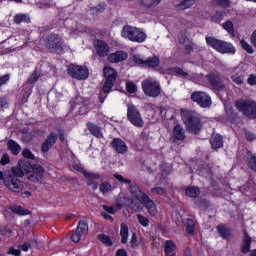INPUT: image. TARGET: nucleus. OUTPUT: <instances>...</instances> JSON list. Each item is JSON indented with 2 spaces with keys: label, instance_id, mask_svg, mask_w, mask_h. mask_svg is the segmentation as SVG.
Instances as JSON below:
<instances>
[{
  "label": "nucleus",
  "instance_id": "de8ad7c7",
  "mask_svg": "<svg viewBox=\"0 0 256 256\" xmlns=\"http://www.w3.org/2000/svg\"><path fill=\"white\" fill-rule=\"evenodd\" d=\"M126 89L128 93H137V86L133 82H128L126 84Z\"/></svg>",
  "mask_w": 256,
  "mask_h": 256
},
{
  "label": "nucleus",
  "instance_id": "6e6552de",
  "mask_svg": "<svg viewBox=\"0 0 256 256\" xmlns=\"http://www.w3.org/2000/svg\"><path fill=\"white\" fill-rule=\"evenodd\" d=\"M68 75L78 81H85L89 77V69L85 66L70 64L68 66Z\"/></svg>",
  "mask_w": 256,
  "mask_h": 256
},
{
  "label": "nucleus",
  "instance_id": "f8f14e48",
  "mask_svg": "<svg viewBox=\"0 0 256 256\" xmlns=\"http://www.w3.org/2000/svg\"><path fill=\"white\" fill-rule=\"evenodd\" d=\"M33 166L30 161L20 160L16 167L12 168V173L15 177H25L28 173H31Z\"/></svg>",
  "mask_w": 256,
  "mask_h": 256
},
{
  "label": "nucleus",
  "instance_id": "5701e85b",
  "mask_svg": "<svg viewBox=\"0 0 256 256\" xmlns=\"http://www.w3.org/2000/svg\"><path fill=\"white\" fill-rule=\"evenodd\" d=\"M195 5V0H182L179 4L174 5L178 11H185V9H191Z\"/></svg>",
  "mask_w": 256,
  "mask_h": 256
},
{
  "label": "nucleus",
  "instance_id": "2f4dec72",
  "mask_svg": "<svg viewBox=\"0 0 256 256\" xmlns=\"http://www.w3.org/2000/svg\"><path fill=\"white\" fill-rule=\"evenodd\" d=\"M31 19L27 14H17L14 16V23L19 25L21 23H30Z\"/></svg>",
  "mask_w": 256,
  "mask_h": 256
},
{
  "label": "nucleus",
  "instance_id": "aec40b11",
  "mask_svg": "<svg viewBox=\"0 0 256 256\" xmlns=\"http://www.w3.org/2000/svg\"><path fill=\"white\" fill-rule=\"evenodd\" d=\"M128 190H129V193L132 195V197H134L135 199H137V201H140V202L147 195L143 191H141V188L137 184L130 185Z\"/></svg>",
  "mask_w": 256,
  "mask_h": 256
},
{
  "label": "nucleus",
  "instance_id": "bb28decb",
  "mask_svg": "<svg viewBox=\"0 0 256 256\" xmlns=\"http://www.w3.org/2000/svg\"><path fill=\"white\" fill-rule=\"evenodd\" d=\"M159 57L158 56H153V57H149L145 60L144 65H146V67H149L150 69H155V67H159Z\"/></svg>",
  "mask_w": 256,
  "mask_h": 256
},
{
  "label": "nucleus",
  "instance_id": "49530a36",
  "mask_svg": "<svg viewBox=\"0 0 256 256\" xmlns=\"http://www.w3.org/2000/svg\"><path fill=\"white\" fill-rule=\"evenodd\" d=\"M114 177L115 179H117V181H120V183H126V185H131V180L123 177V175L115 174Z\"/></svg>",
  "mask_w": 256,
  "mask_h": 256
},
{
  "label": "nucleus",
  "instance_id": "c85d7f7f",
  "mask_svg": "<svg viewBox=\"0 0 256 256\" xmlns=\"http://www.w3.org/2000/svg\"><path fill=\"white\" fill-rule=\"evenodd\" d=\"M120 235H121V243H127V239H129V226L125 223L121 224L120 227Z\"/></svg>",
  "mask_w": 256,
  "mask_h": 256
},
{
  "label": "nucleus",
  "instance_id": "6e6d98bb",
  "mask_svg": "<svg viewBox=\"0 0 256 256\" xmlns=\"http://www.w3.org/2000/svg\"><path fill=\"white\" fill-rule=\"evenodd\" d=\"M7 81H9V74H5L3 76L0 77V88L3 87V85H5V83H7Z\"/></svg>",
  "mask_w": 256,
  "mask_h": 256
},
{
  "label": "nucleus",
  "instance_id": "20e7f679",
  "mask_svg": "<svg viewBox=\"0 0 256 256\" xmlns=\"http://www.w3.org/2000/svg\"><path fill=\"white\" fill-rule=\"evenodd\" d=\"M235 106L245 115L246 117H249V119H256V102L253 100H237L235 102Z\"/></svg>",
  "mask_w": 256,
  "mask_h": 256
},
{
  "label": "nucleus",
  "instance_id": "f704fd0d",
  "mask_svg": "<svg viewBox=\"0 0 256 256\" xmlns=\"http://www.w3.org/2000/svg\"><path fill=\"white\" fill-rule=\"evenodd\" d=\"M186 231L188 235L195 234V221H193V219L186 220Z\"/></svg>",
  "mask_w": 256,
  "mask_h": 256
},
{
  "label": "nucleus",
  "instance_id": "6ab92c4d",
  "mask_svg": "<svg viewBox=\"0 0 256 256\" xmlns=\"http://www.w3.org/2000/svg\"><path fill=\"white\" fill-rule=\"evenodd\" d=\"M55 143H57V136L55 133H51L42 144V153H48Z\"/></svg>",
  "mask_w": 256,
  "mask_h": 256
},
{
  "label": "nucleus",
  "instance_id": "1a4fd4ad",
  "mask_svg": "<svg viewBox=\"0 0 256 256\" xmlns=\"http://www.w3.org/2000/svg\"><path fill=\"white\" fill-rule=\"evenodd\" d=\"M127 117L128 121H130V123L135 127H143L145 125V122L141 117V112H139V109H137L135 105H128Z\"/></svg>",
  "mask_w": 256,
  "mask_h": 256
},
{
  "label": "nucleus",
  "instance_id": "a878e982",
  "mask_svg": "<svg viewBox=\"0 0 256 256\" xmlns=\"http://www.w3.org/2000/svg\"><path fill=\"white\" fill-rule=\"evenodd\" d=\"M173 135L177 141H183L185 139V130L181 125H176L173 129Z\"/></svg>",
  "mask_w": 256,
  "mask_h": 256
},
{
  "label": "nucleus",
  "instance_id": "f03ea898",
  "mask_svg": "<svg viewBox=\"0 0 256 256\" xmlns=\"http://www.w3.org/2000/svg\"><path fill=\"white\" fill-rule=\"evenodd\" d=\"M122 37L134 43H143L145 39H147V34H145L141 28L124 26L122 29Z\"/></svg>",
  "mask_w": 256,
  "mask_h": 256
},
{
  "label": "nucleus",
  "instance_id": "338daca9",
  "mask_svg": "<svg viewBox=\"0 0 256 256\" xmlns=\"http://www.w3.org/2000/svg\"><path fill=\"white\" fill-rule=\"evenodd\" d=\"M7 105V99L5 98H0V111Z\"/></svg>",
  "mask_w": 256,
  "mask_h": 256
},
{
  "label": "nucleus",
  "instance_id": "69168bd1",
  "mask_svg": "<svg viewBox=\"0 0 256 256\" xmlns=\"http://www.w3.org/2000/svg\"><path fill=\"white\" fill-rule=\"evenodd\" d=\"M247 141H254L255 140V134L251 133V132H246L245 133Z\"/></svg>",
  "mask_w": 256,
  "mask_h": 256
},
{
  "label": "nucleus",
  "instance_id": "ddd939ff",
  "mask_svg": "<svg viewBox=\"0 0 256 256\" xmlns=\"http://www.w3.org/2000/svg\"><path fill=\"white\" fill-rule=\"evenodd\" d=\"M87 233H89L87 220H80L75 232L71 236L73 243H79L81 241V237H83V235H87Z\"/></svg>",
  "mask_w": 256,
  "mask_h": 256
},
{
  "label": "nucleus",
  "instance_id": "3c124183",
  "mask_svg": "<svg viewBox=\"0 0 256 256\" xmlns=\"http://www.w3.org/2000/svg\"><path fill=\"white\" fill-rule=\"evenodd\" d=\"M151 193L153 195H164L165 194V189L161 187H154L151 189Z\"/></svg>",
  "mask_w": 256,
  "mask_h": 256
},
{
  "label": "nucleus",
  "instance_id": "9d476101",
  "mask_svg": "<svg viewBox=\"0 0 256 256\" xmlns=\"http://www.w3.org/2000/svg\"><path fill=\"white\" fill-rule=\"evenodd\" d=\"M206 81L211 85L213 91L219 93V91H225V82L221 79L219 74L210 73L205 76Z\"/></svg>",
  "mask_w": 256,
  "mask_h": 256
},
{
  "label": "nucleus",
  "instance_id": "cd10ccee",
  "mask_svg": "<svg viewBox=\"0 0 256 256\" xmlns=\"http://www.w3.org/2000/svg\"><path fill=\"white\" fill-rule=\"evenodd\" d=\"M251 250V238L249 234L245 231L244 238H243V246H242V253H249Z\"/></svg>",
  "mask_w": 256,
  "mask_h": 256
},
{
  "label": "nucleus",
  "instance_id": "c9c22d12",
  "mask_svg": "<svg viewBox=\"0 0 256 256\" xmlns=\"http://www.w3.org/2000/svg\"><path fill=\"white\" fill-rule=\"evenodd\" d=\"M187 197L195 198L201 194V191L197 187H189L185 191Z\"/></svg>",
  "mask_w": 256,
  "mask_h": 256
},
{
  "label": "nucleus",
  "instance_id": "0eeeda50",
  "mask_svg": "<svg viewBox=\"0 0 256 256\" xmlns=\"http://www.w3.org/2000/svg\"><path fill=\"white\" fill-rule=\"evenodd\" d=\"M18 176H15L14 174L6 175L4 178V185L9 189V191H12V193H21V191L24 189L25 184H23V181H21Z\"/></svg>",
  "mask_w": 256,
  "mask_h": 256
},
{
  "label": "nucleus",
  "instance_id": "774afa93",
  "mask_svg": "<svg viewBox=\"0 0 256 256\" xmlns=\"http://www.w3.org/2000/svg\"><path fill=\"white\" fill-rule=\"evenodd\" d=\"M116 255L117 256H127V251L123 250V249H119L117 252H116Z\"/></svg>",
  "mask_w": 256,
  "mask_h": 256
},
{
  "label": "nucleus",
  "instance_id": "4be33fe9",
  "mask_svg": "<svg viewBox=\"0 0 256 256\" xmlns=\"http://www.w3.org/2000/svg\"><path fill=\"white\" fill-rule=\"evenodd\" d=\"M88 131H90L91 135L97 137V139H103V132L101 131V127L88 122L87 123Z\"/></svg>",
  "mask_w": 256,
  "mask_h": 256
},
{
  "label": "nucleus",
  "instance_id": "e2e57ef3",
  "mask_svg": "<svg viewBox=\"0 0 256 256\" xmlns=\"http://www.w3.org/2000/svg\"><path fill=\"white\" fill-rule=\"evenodd\" d=\"M20 249H22V251H25V252L29 251V249H31V243L25 242L20 246Z\"/></svg>",
  "mask_w": 256,
  "mask_h": 256
},
{
  "label": "nucleus",
  "instance_id": "0e129e2a",
  "mask_svg": "<svg viewBox=\"0 0 256 256\" xmlns=\"http://www.w3.org/2000/svg\"><path fill=\"white\" fill-rule=\"evenodd\" d=\"M132 247H137V234L133 233L130 241Z\"/></svg>",
  "mask_w": 256,
  "mask_h": 256
},
{
  "label": "nucleus",
  "instance_id": "37998d69",
  "mask_svg": "<svg viewBox=\"0 0 256 256\" xmlns=\"http://www.w3.org/2000/svg\"><path fill=\"white\" fill-rule=\"evenodd\" d=\"M39 77H41V72H39V70L36 69L34 70L31 77L28 79V83H37V81H39Z\"/></svg>",
  "mask_w": 256,
  "mask_h": 256
},
{
  "label": "nucleus",
  "instance_id": "8fccbe9b",
  "mask_svg": "<svg viewBox=\"0 0 256 256\" xmlns=\"http://www.w3.org/2000/svg\"><path fill=\"white\" fill-rule=\"evenodd\" d=\"M22 155L26 159H35V155H33V152H31V150H29V149H24L22 151Z\"/></svg>",
  "mask_w": 256,
  "mask_h": 256
},
{
  "label": "nucleus",
  "instance_id": "72a5a7b5",
  "mask_svg": "<svg viewBox=\"0 0 256 256\" xmlns=\"http://www.w3.org/2000/svg\"><path fill=\"white\" fill-rule=\"evenodd\" d=\"M12 213H15L16 215H29V210L21 207V206H11L10 207Z\"/></svg>",
  "mask_w": 256,
  "mask_h": 256
},
{
  "label": "nucleus",
  "instance_id": "79ce46f5",
  "mask_svg": "<svg viewBox=\"0 0 256 256\" xmlns=\"http://www.w3.org/2000/svg\"><path fill=\"white\" fill-rule=\"evenodd\" d=\"M137 219L142 227H149V218L142 214H137Z\"/></svg>",
  "mask_w": 256,
  "mask_h": 256
},
{
  "label": "nucleus",
  "instance_id": "39448f33",
  "mask_svg": "<svg viewBox=\"0 0 256 256\" xmlns=\"http://www.w3.org/2000/svg\"><path fill=\"white\" fill-rule=\"evenodd\" d=\"M142 91L147 97L156 98L161 95V84L155 81L153 78L145 79L142 81Z\"/></svg>",
  "mask_w": 256,
  "mask_h": 256
},
{
  "label": "nucleus",
  "instance_id": "423d86ee",
  "mask_svg": "<svg viewBox=\"0 0 256 256\" xmlns=\"http://www.w3.org/2000/svg\"><path fill=\"white\" fill-rule=\"evenodd\" d=\"M45 45L50 51H53L54 53H61L65 47V42L61 37H59V35L50 34L46 37Z\"/></svg>",
  "mask_w": 256,
  "mask_h": 256
},
{
  "label": "nucleus",
  "instance_id": "09e8293b",
  "mask_svg": "<svg viewBox=\"0 0 256 256\" xmlns=\"http://www.w3.org/2000/svg\"><path fill=\"white\" fill-rule=\"evenodd\" d=\"M100 191L101 193H108V191H111V184L104 182L100 185Z\"/></svg>",
  "mask_w": 256,
  "mask_h": 256
},
{
  "label": "nucleus",
  "instance_id": "9b49d317",
  "mask_svg": "<svg viewBox=\"0 0 256 256\" xmlns=\"http://www.w3.org/2000/svg\"><path fill=\"white\" fill-rule=\"evenodd\" d=\"M191 101L200 105V107H211V96L202 91H196L191 94Z\"/></svg>",
  "mask_w": 256,
  "mask_h": 256
},
{
  "label": "nucleus",
  "instance_id": "13d9d810",
  "mask_svg": "<svg viewBox=\"0 0 256 256\" xmlns=\"http://www.w3.org/2000/svg\"><path fill=\"white\" fill-rule=\"evenodd\" d=\"M134 63H136V65H145V60L140 56H134Z\"/></svg>",
  "mask_w": 256,
  "mask_h": 256
},
{
  "label": "nucleus",
  "instance_id": "7c9ffc66",
  "mask_svg": "<svg viewBox=\"0 0 256 256\" xmlns=\"http://www.w3.org/2000/svg\"><path fill=\"white\" fill-rule=\"evenodd\" d=\"M246 160L250 169H252V171H255L256 173V156L253 155L251 152L247 151Z\"/></svg>",
  "mask_w": 256,
  "mask_h": 256
},
{
  "label": "nucleus",
  "instance_id": "f257e3e1",
  "mask_svg": "<svg viewBox=\"0 0 256 256\" xmlns=\"http://www.w3.org/2000/svg\"><path fill=\"white\" fill-rule=\"evenodd\" d=\"M182 119L186 126V130L194 135L199 134L201 131V118L195 111H185L182 114Z\"/></svg>",
  "mask_w": 256,
  "mask_h": 256
},
{
  "label": "nucleus",
  "instance_id": "dca6fc26",
  "mask_svg": "<svg viewBox=\"0 0 256 256\" xmlns=\"http://www.w3.org/2000/svg\"><path fill=\"white\" fill-rule=\"evenodd\" d=\"M140 203H142V205H144V207L147 209L149 215H151V217H155L157 215V205L155 204V202L153 200H151V198H149V196L146 194V197H144L143 199L140 200Z\"/></svg>",
  "mask_w": 256,
  "mask_h": 256
},
{
  "label": "nucleus",
  "instance_id": "e433bc0d",
  "mask_svg": "<svg viewBox=\"0 0 256 256\" xmlns=\"http://www.w3.org/2000/svg\"><path fill=\"white\" fill-rule=\"evenodd\" d=\"M168 71L169 73H175L176 75H180V77H189V74L179 67L170 68L168 69Z\"/></svg>",
  "mask_w": 256,
  "mask_h": 256
},
{
  "label": "nucleus",
  "instance_id": "7ed1b4c3",
  "mask_svg": "<svg viewBox=\"0 0 256 256\" xmlns=\"http://www.w3.org/2000/svg\"><path fill=\"white\" fill-rule=\"evenodd\" d=\"M206 43L209 45V47H212V49L218 51V53H235V47H233L231 43L219 40L215 37L207 36Z\"/></svg>",
  "mask_w": 256,
  "mask_h": 256
},
{
  "label": "nucleus",
  "instance_id": "5fc2aeb1",
  "mask_svg": "<svg viewBox=\"0 0 256 256\" xmlns=\"http://www.w3.org/2000/svg\"><path fill=\"white\" fill-rule=\"evenodd\" d=\"M10 158L9 155L4 154L0 160L1 165H8V163H10Z\"/></svg>",
  "mask_w": 256,
  "mask_h": 256
},
{
  "label": "nucleus",
  "instance_id": "412c9836",
  "mask_svg": "<svg viewBox=\"0 0 256 256\" xmlns=\"http://www.w3.org/2000/svg\"><path fill=\"white\" fill-rule=\"evenodd\" d=\"M212 149H221L223 147V137L219 134H212L210 138Z\"/></svg>",
  "mask_w": 256,
  "mask_h": 256
},
{
  "label": "nucleus",
  "instance_id": "4d7b16f0",
  "mask_svg": "<svg viewBox=\"0 0 256 256\" xmlns=\"http://www.w3.org/2000/svg\"><path fill=\"white\" fill-rule=\"evenodd\" d=\"M84 175L87 179H99V174L87 173L84 172Z\"/></svg>",
  "mask_w": 256,
  "mask_h": 256
},
{
  "label": "nucleus",
  "instance_id": "864d4df0",
  "mask_svg": "<svg viewBox=\"0 0 256 256\" xmlns=\"http://www.w3.org/2000/svg\"><path fill=\"white\" fill-rule=\"evenodd\" d=\"M214 2L220 5L221 7H229L230 5L229 0H214Z\"/></svg>",
  "mask_w": 256,
  "mask_h": 256
},
{
  "label": "nucleus",
  "instance_id": "473e14b6",
  "mask_svg": "<svg viewBox=\"0 0 256 256\" xmlns=\"http://www.w3.org/2000/svg\"><path fill=\"white\" fill-rule=\"evenodd\" d=\"M217 230L223 239H229L231 237V230L229 228L219 225Z\"/></svg>",
  "mask_w": 256,
  "mask_h": 256
},
{
  "label": "nucleus",
  "instance_id": "58836bf2",
  "mask_svg": "<svg viewBox=\"0 0 256 256\" xmlns=\"http://www.w3.org/2000/svg\"><path fill=\"white\" fill-rule=\"evenodd\" d=\"M231 79H232L233 83H235L236 85H243V83L245 81V76L243 74H241V75L234 74L231 76Z\"/></svg>",
  "mask_w": 256,
  "mask_h": 256
},
{
  "label": "nucleus",
  "instance_id": "ea45409f",
  "mask_svg": "<svg viewBox=\"0 0 256 256\" xmlns=\"http://www.w3.org/2000/svg\"><path fill=\"white\" fill-rule=\"evenodd\" d=\"M113 85H115V80L106 79V82L104 83V86H103V92L109 93V91H111V89H113Z\"/></svg>",
  "mask_w": 256,
  "mask_h": 256
},
{
  "label": "nucleus",
  "instance_id": "c756f323",
  "mask_svg": "<svg viewBox=\"0 0 256 256\" xmlns=\"http://www.w3.org/2000/svg\"><path fill=\"white\" fill-rule=\"evenodd\" d=\"M104 77L106 79H112L113 81H115L117 79V71H115V69L106 66L104 67Z\"/></svg>",
  "mask_w": 256,
  "mask_h": 256
},
{
  "label": "nucleus",
  "instance_id": "a19ab883",
  "mask_svg": "<svg viewBox=\"0 0 256 256\" xmlns=\"http://www.w3.org/2000/svg\"><path fill=\"white\" fill-rule=\"evenodd\" d=\"M99 241H101L104 245H107L108 247H111L113 245V241H111V238L105 234L98 235Z\"/></svg>",
  "mask_w": 256,
  "mask_h": 256
},
{
  "label": "nucleus",
  "instance_id": "a18cd8bd",
  "mask_svg": "<svg viewBox=\"0 0 256 256\" xmlns=\"http://www.w3.org/2000/svg\"><path fill=\"white\" fill-rule=\"evenodd\" d=\"M223 27L225 31H227V33H229L230 35H233L235 33V31L233 30V22L227 21L223 24Z\"/></svg>",
  "mask_w": 256,
  "mask_h": 256
},
{
  "label": "nucleus",
  "instance_id": "a211bd4d",
  "mask_svg": "<svg viewBox=\"0 0 256 256\" xmlns=\"http://www.w3.org/2000/svg\"><path fill=\"white\" fill-rule=\"evenodd\" d=\"M127 57V52L116 51L108 56V61L109 63H121L122 61H126Z\"/></svg>",
  "mask_w": 256,
  "mask_h": 256
},
{
  "label": "nucleus",
  "instance_id": "680f3d73",
  "mask_svg": "<svg viewBox=\"0 0 256 256\" xmlns=\"http://www.w3.org/2000/svg\"><path fill=\"white\" fill-rule=\"evenodd\" d=\"M8 254L9 255H15V256H20L21 255V250H19V249H10L9 251H8Z\"/></svg>",
  "mask_w": 256,
  "mask_h": 256
},
{
  "label": "nucleus",
  "instance_id": "4c0bfd02",
  "mask_svg": "<svg viewBox=\"0 0 256 256\" xmlns=\"http://www.w3.org/2000/svg\"><path fill=\"white\" fill-rule=\"evenodd\" d=\"M240 45L242 49H244V51H246L250 55H253V53H255V49H253V46H251V44H248L247 41L241 40Z\"/></svg>",
  "mask_w": 256,
  "mask_h": 256
},
{
  "label": "nucleus",
  "instance_id": "f3484780",
  "mask_svg": "<svg viewBox=\"0 0 256 256\" xmlns=\"http://www.w3.org/2000/svg\"><path fill=\"white\" fill-rule=\"evenodd\" d=\"M111 147L121 155H125L127 153V144L125 141L121 140L120 138H116L111 142Z\"/></svg>",
  "mask_w": 256,
  "mask_h": 256
},
{
  "label": "nucleus",
  "instance_id": "393cba45",
  "mask_svg": "<svg viewBox=\"0 0 256 256\" xmlns=\"http://www.w3.org/2000/svg\"><path fill=\"white\" fill-rule=\"evenodd\" d=\"M7 148L13 155H19L21 153V145H19L14 140H9L7 142Z\"/></svg>",
  "mask_w": 256,
  "mask_h": 256
},
{
  "label": "nucleus",
  "instance_id": "c03bdc74",
  "mask_svg": "<svg viewBox=\"0 0 256 256\" xmlns=\"http://www.w3.org/2000/svg\"><path fill=\"white\" fill-rule=\"evenodd\" d=\"M143 203H141L140 201L137 202L135 200H132L130 203V207L133 209V211L139 212V211H143Z\"/></svg>",
  "mask_w": 256,
  "mask_h": 256
},
{
  "label": "nucleus",
  "instance_id": "bf43d9fd",
  "mask_svg": "<svg viewBox=\"0 0 256 256\" xmlns=\"http://www.w3.org/2000/svg\"><path fill=\"white\" fill-rule=\"evenodd\" d=\"M103 209L106 211V213H110L111 215H115V213H117V210H115L113 207L104 206Z\"/></svg>",
  "mask_w": 256,
  "mask_h": 256
},
{
  "label": "nucleus",
  "instance_id": "4468645a",
  "mask_svg": "<svg viewBox=\"0 0 256 256\" xmlns=\"http://www.w3.org/2000/svg\"><path fill=\"white\" fill-rule=\"evenodd\" d=\"M94 47L98 57H107V55H109V52L111 51L109 44H107V42L103 40H95Z\"/></svg>",
  "mask_w": 256,
  "mask_h": 256
},
{
  "label": "nucleus",
  "instance_id": "b1692460",
  "mask_svg": "<svg viewBox=\"0 0 256 256\" xmlns=\"http://www.w3.org/2000/svg\"><path fill=\"white\" fill-rule=\"evenodd\" d=\"M165 256H175V242L167 240L164 246Z\"/></svg>",
  "mask_w": 256,
  "mask_h": 256
},
{
  "label": "nucleus",
  "instance_id": "052dcab7",
  "mask_svg": "<svg viewBox=\"0 0 256 256\" xmlns=\"http://www.w3.org/2000/svg\"><path fill=\"white\" fill-rule=\"evenodd\" d=\"M248 85H256V76L251 74L247 80Z\"/></svg>",
  "mask_w": 256,
  "mask_h": 256
},
{
  "label": "nucleus",
  "instance_id": "603ef678",
  "mask_svg": "<svg viewBox=\"0 0 256 256\" xmlns=\"http://www.w3.org/2000/svg\"><path fill=\"white\" fill-rule=\"evenodd\" d=\"M223 19V13L217 12L214 16H212L211 20L214 21V23H217L218 21H221Z\"/></svg>",
  "mask_w": 256,
  "mask_h": 256
},
{
  "label": "nucleus",
  "instance_id": "2eb2a0df",
  "mask_svg": "<svg viewBox=\"0 0 256 256\" xmlns=\"http://www.w3.org/2000/svg\"><path fill=\"white\" fill-rule=\"evenodd\" d=\"M32 174L28 176L29 181H32L33 183H39L41 179H43V175H45V169L43 166L36 164L31 169Z\"/></svg>",
  "mask_w": 256,
  "mask_h": 256
}]
</instances>
